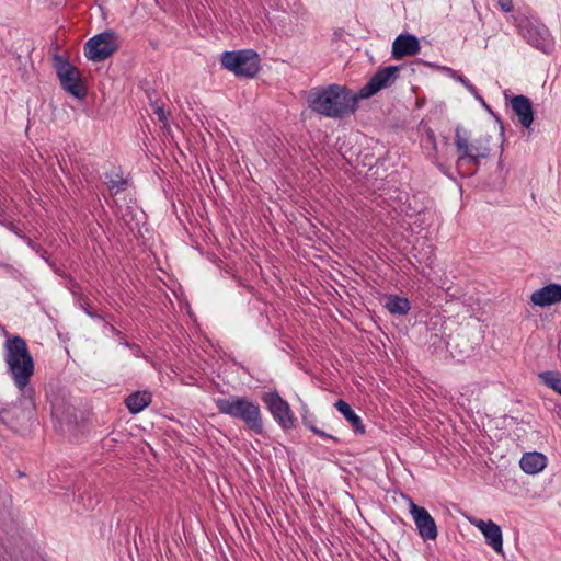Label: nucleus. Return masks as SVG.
I'll return each instance as SVG.
<instances>
[{"mask_svg":"<svg viewBox=\"0 0 561 561\" xmlns=\"http://www.w3.org/2000/svg\"><path fill=\"white\" fill-rule=\"evenodd\" d=\"M4 336L3 360L7 374L10 376L20 393L25 396L32 391L30 382L35 371L34 358L23 337L10 335L7 332Z\"/></svg>","mask_w":561,"mask_h":561,"instance_id":"nucleus-1","label":"nucleus"},{"mask_svg":"<svg viewBox=\"0 0 561 561\" xmlns=\"http://www.w3.org/2000/svg\"><path fill=\"white\" fill-rule=\"evenodd\" d=\"M358 95L339 84H331L324 89H313L309 96L310 108L325 117L341 118L355 112Z\"/></svg>","mask_w":561,"mask_h":561,"instance_id":"nucleus-2","label":"nucleus"},{"mask_svg":"<svg viewBox=\"0 0 561 561\" xmlns=\"http://www.w3.org/2000/svg\"><path fill=\"white\" fill-rule=\"evenodd\" d=\"M215 404L220 414L241 421L248 431L256 435L264 433L263 415L257 401L229 394L216 398Z\"/></svg>","mask_w":561,"mask_h":561,"instance_id":"nucleus-3","label":"nucleus"},{"mask_svg":"<svg viewBox=\"0 0 561 561\" xmlns=\"http://www.w3.org/2000/svg\"><path fill=\"white\" fill-rule=\"evenodd\" d=\"M455 146L457 150V169L463 175L473 174L481 159L490 153L489 139L486 137L471 138L462 127L455 131Z\"/></svg>","mask_w":561,"mask_h":561,"instance_id":"nucleus-4","label":"nucleus"},{"mask_svg":"<svg viewBox=\"0 0 561 561\" xmlns=\"http://www.w3.org/2000/svg\"><path fill=\"white\" fill-rule=\"evenodd\" d=\"M220 64L237 77L253 78L260 70V57L253 49L225 51Z\"/></svg>","mask_w":561,"mask_h":561,"instance_id":"nucleus-5","label":"nucleus"},{"mask_svg":"<svg viewBox=\"0 0 561 561\" xmlns=\"http://www.w3.org/2000/svg\"><path fill=\"white\" fill-rule=\"evenodd\" d=\"M54 66L62 89L73 98L82 100L87 95V90L82 84L79 69L58 55L54 56Z\"/></svg>","mask_w":561,"mask_h":561,"instance_id":"nucleus-6","label":"nucleus"},{"mask_svg":"<svg viewBox=\"0 0 561 561\" xmlns=\"http://www.w3.org/2000/svg\"><path fill=\"white\" fill-rule=\"evenodd\" d=\"M117 48L115 34L102 32L91 37L84 45V56L94 62L108 58Z\"/></svg>","mask_w":561,"mask_h":561,"instance_id":"nucleus-7","label":"nucleus"},{"mask_svg":"<svg viewBox=\"0 0 561 561\" xmlns=\"http://www.w3.org/2000/svg\"><path fill=\"white\" fill-rule=\"evenodd\" d=\"M262 401L282 428L290 430L295 427V414L289 403L284 400L278 392L274 391L264 393Z\"/></svg>","mask_w":561,"mask_h":561,"instance_id":"nucleus-8","label":"nucleus"},{"mask_svg":"<svg viewBox=\"0 0 561 561\" xmlns=\"http://www.w3.org/2000/svg\"><path fill=\"white\" fill-rule=\"evenodd\" d=\"M399 67L388 66L379 69L369 81L359 90L358 99H367L380 90L390 87L398 78Z\"/></svg>","mask_w":561,"mask_h":561,"instance_id":"nucleus-9","label":"nucleus"},{"mask_svg":"<svg viewBox=\"0 0 561 561\" xmlns=\"http://www.w3.org/2000/svg\"><path fill=\"white\" fill-rule=\"evenodd\" d=\"M409 511L420 537L423 540H435L438 536V530L436 522L431 516L428 511L422 506H419L412 500L409 501Z\"/></svg>","mask_w":561,"mask_h":561,"instance_id":"nucleus-10","label":"nucleus"},{"mask_svg":"<svg viewBox=\"0 0 561 561\" xmlns=\"http://www.w3.org/2000/svg\"><path fill=\"white\" fill-rule=\"evenodd\" d=\"M472 524L483 534L485 542L497 553L503 551V536L501 527L493 520L478 519Z\"/></svg>","mask_w":561,"mask_h":561,"instance_id":"nucleus-11","label":"nucleus"},{"mask_svg":"<svg viewBox=\"0 0 561 561\" xmlns=\"http://www.w3.org/2000/svg\"><path fill=\"white\" fill-rule=\"evenodd\" d=\"M519 32L535 47L543 45L549 36V30L543 24L528 19L519 23Z\"/></svg>","mask_w":561,"mask_h":561,"instance_id":"nucleus-12","label":"nucleus"},{"mask_svg":"<svg viewBox=\"0 0 561 561\" xmlns=\"http://www.w3.org/2000/svg\"><path fill=\"white\" fill-rule=\"evenodd\" d=\"M420 48L419 39L415 36L401 34L392 43V57L402 59L414 56L420 51Z\"/></svg>","mask_w":561,"mask_h":561,"instance_id":"nucleus-13","label":"nucleus"},{"mask_svg":"<svg viewBox=\"0 0 561 561\" xmlns=\"http://www.w3.org/2000/svg\"><path fill=\"white\" fill-rule=\"evenodd\" d=\"M530 301L539 307H547L561 302V285L551 283L543 286L531 294Z\"/></svg>","mask_w":561,"mask_h":561,"instance_id":"nucleus-14","label":"nucleus"},{"mask_svg":"<svg viewBox=\"0 0 561 561\" xmlns=\"http://www.w3.org/2000/svg\"><path fill=\"white\" fill-rule=\"evenodd\" d=\"M511 105L520 125L528 128L534 121V111L530 100L524 95H516L511 100Z\"/></svg>","mask_w":561,"mask_h":561,"instance_id":"nucleus-15","label":"nucleus"},{"mask_svg":"<svg viewBox=\"0 0 561 561\" xmlns=\"http://www.w3.org/2000/svg\"><path fill=\"white\" fill-rule=\"evenodd\" d=\"M519 466L525 473L537 474L547 467V458L541 453H526L523 455Z\"/></svg>","mask_w":561,"mask_h":561,"instance_id":"nucleus-16","label":"nucleus"},{"mask_svg":"<svg viewBox=\"0 0 561 561\" xmlns=\"http://www.w3.org/2000/svg\"><path fill=\"white\" fill-rule=\"evenodd\" d=\"M152 94V92H147L152 114L157 116V122L161 124L160 128L163 131L169 133V117L171 113L165 108V102L160 98L153 99Z\"/></svg>","mask_w":561,"mask_h":561,"instance_id":"nucleus-17","label":"nucleus"},{"mask_svg":"<svg viewBox=\"0 0 561 561\" xmlns=\"http://www.w3.org/2000/svg\"><path fill=\"white\" fill-rule=\"evenodd\" d=\"M334 407L352 425L356 433L363 434L365 432L362 419L354 412V410L346 401L340 399L334 403Z\"/></svg>","mask_w":561,"mask_h":561,"instance_id":"nucleus-18","label":"nucleus"},{"mask_svg":"<svg viewBox=\"0 0 561 561\" xmlns=\"http://www.w3.org/2000/svg\"><path fill=\"white\" fill-rule=\"evenodd\" d=\"M387 310L391 314L405 316L410 311V301L408 298L400 297L397 295H391L388 297L386 301Z\"/></svg>","mask_w":561,"mask_h":561,"instance_id":"nucleus-19","label":"nucleus"},{"mask_svg":"<svg viewBox=\"0 0 561 561\" xmlns=\"http://www.w3.org/2000/svg\"><path fill=\"white\" fill-rule=\"evenodd\" d=\"M540 380L561 396V376L558 371H543L539 374Z\"/></svg>","mask_w":561,"mask_h":561,"instance_id":"nucleus-20","label":"nucleus"},{"mask_svg":"<svg viewBox=\"0 0 561 561\" xmlns=\"http://www.w3.org/2000/svg\"><path fill=\"white\" fill-rule=\"evenodd\" d=\"M125 404L131 414L140 412V390H136L125 399Z\"/></svg>","mask_w":561,"mask_h":561,"instance_id":"nucleus-21","label":"nucleus"},{"mask_svg":"<svg viewBox=\"0 0 561 561\" xmlns=\"http://www.w3.org/2000/svg\"><path fill=\"white\" fill-rule=\"evenodd\" d=\"M302 423L306 427H308L313 434L324 438V439H332L336 440V438L320 428H318L308 417H304Z\"/></svg>","mask_w":561,"mask_h":561,"instance_id":"nucleus-22","label":"nucleus"},{"mask_svg":"<svg viewBox=\"0 0 561 561\" xmlns=\"http://www.w3.org/2000/svg\"><path fill=\"white\" fill-rule=\"evenodd\" d=\"M125 184H126V182L123 180H111L108 182V188L112 192L118 193L119 191H122L124 188Z\"/></svg>","mask_w":561,"mask_h":561,"instance_id":"nucleus-23","label":"nucleus"},{"mask_svg":"<svg viewBox=\"0 0 561 561\" xmlns=\"http://www.w3.org/2000/svg\"><path fill=\"white\" fill-rule=\"evenodd\" d=\"M497 4L503 12H512L514 9L513 0H497Z\"/></svg>","mask_w":561,"mask_h":561,"instance_id":"nucleus-24","label":"nucleus"},{"mask_svg":"<svg viewBox=\"0 0 561 561\" xmlns=\"http://www.w3.org/2000/svg\"><path fill=\"white\" fill-rule=\"evenodd\" d=\"M151 403V393L142 391V410Z\"/></svg>","mask_w":561,"mask_h":561,"instance_id":"nucleus-25","label":"nucleus"},{"mask_svg":"<svg viewBox=\"0 0 561 561\" xmlns=\"http://www.w3.org/2000/svg\"><path fill=\"white\" fill-rule=\"evenodd\" d=\"M427 140L433 145V148L436 149V141H435L434 133L432 130L427 131Z\"/></svg>","mask_w":561,"mask_h":561,"instance_id":"nucleus-26","label":"nucleus"}]
</instances>
